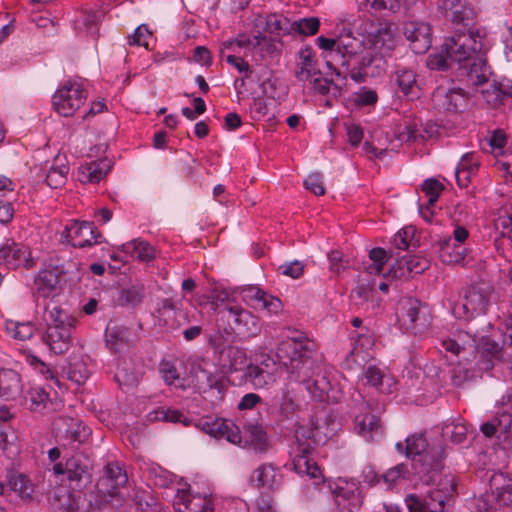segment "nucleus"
I'll use <instances>...</instances> for the list:
<instances>
[{"label": "nucleus", "instance_id": "f257e3e1", "mask_svg": "<svg viewBox=\"0 0 512 512\" xmlns=\"http://www.w3.org/2000/svg\"><path fill=\"white\" fill-rule=\"evenodd\" d=\"M440 10L454 24L462 25L455 34L446 39L439 54L428 57V67L433 70L446 71L457 68L461 70L471 62L481 61L483 42L478 30L472 29L475 12L465 4L464 0H440Z\"/></svg>", "mask_w": 512, "mask_h": 512}, {"label": "nucleus", "instance_id": "f03ea898", "mask_svg": "<svg viewBox=\"0 0 512 512\" xmlns=\"http://www.w3.org/2000/svg\"><path fill=\"white\" fill-rule=\"evenodd\" d=\"M295 439L298 444V453L293 459V469L300 475L309 476L311 479H321V470L317 463L310 457L314 445L324 441L320 435V425L313 418L310 427L299 425L295 430Z\"/></svg>", "mask_w": 512, "mask_h": 512}, {"label": "nucleus", "instance_id": "7ed1b4c3", "mask_svg": "<svg viewBox=\"0 0 512 512\" xmlns=\"http://www.w3.org/2000/svg\"><path fill=\"white\" fill-rule=\"evenodd\" d=\"M46 312L47 329L42 339L52 352L57 355L64 354L72 343V333L77 319L59 306H54Z\"/></svg>", "mask_w": 512, "mask_h": 512}, {"label": "nucleus", "instance_id": "20e7f679", "mask_svg": "<svg viewBox=\"0 0 512 512\" xmlns=\"http://www.w3.org/2000/svg\"><path fill=\"white\" fill-rule=\"evenodd\" d=\"M309 347L299 340L290 339L279 344L276 357L281 366L296 381H305L310 374L312 358Z\"/></svg>", "mask_w": 512, "mask_h": 512}, {"label": "nucleus", "instance_id": "39448f33", "mask_svg": "<svg viewBox=\"0 0 512 512\" xmlns=\"http://www.w3.org/2000/svg\"><path fill=\"white\" fill-rule=\"evenodd\" d=\"M493 292V286L487 282H478L469 286L465 290L462 302L454 306V314L465 319L485 314Z\"/></svg>", "mask_w": 512, "mask_h": 512}, {"label": "nucleus", "instance_id": "423d86ee", "mask_svg": "<svg viewBox=\"0 0 512 512\" xmlns=\"http://www.w3.org/2000/svg\"><path fill=\"white\" fill-rule=\"evenodd\" d=\"M63 459H65V463L58 462L54 465L53 471L55 474H66L71 487L75 490H81L91 483L92 475L89 458L82 453L69 455L66 452Z\"/></svg>", "mask_w": 512, "mask_h": 512}, {"label": "nucleus", "instance_id": "0eeeda50", "mask_svg": "<svg viewBox=\"0 0 512 512\" xmlns=\"http://www.w3.org/2000/svg\"><path fill=\"white\" fill-rule=\"evenodd\" d=\"M469 330L465 333L471 337V342L468 344L471 349V353L480 354V362L482 363V369L489 370L493 367L492 358H501L505 354H508V341L505 340L502 347L493 340H491L485 332L490 329V324H485L482 329V333L474 327H469Z\"/></svg>", "mask_w": 512, "mask_h": 512}, {"label": "nucleus", "instance_id": "6e6552de", "mask_svg": "<svg viewBox=\"0 0 512 512\" xmlns=\"http://www.w3.org/2000/svg\"><path fill=\"white\" fill-rule=\"evenodd\" d=\"M445 446L438 442L432 444L430 450L418 460H414L413 468L423 483L429 485L436 481L443 468Z\"/></svg>", "mask_w": 512, "mask_h": 512}, {"label": "nucleus", "instance_id": "1a4fd4ad", "mask_svg": "<svg viewBox=\"0 0 512 512\" xmlns=\"http://www.w3.org/2000/svg\"><path fill=\"white\" fill-rule=\"evenodd\" d=\"M52 429L57 441L62 445L82 444L91 435V429L78 419L58 416L52 423Z\"/></svg>", "mask_w": 512, "mask_h": 512}, {"label": "nucleus", "instance_id": "9d476101", "mask_svg": "<svg viewBox=\"0 0 512 512\" xmlns=\"http://www.w3.org/2000/svg\"><path fill=\"white\" fill-rule=\"evenodd\" d=\"M86 97V92L79 85L68 82L54 94L52 103L60 115L69 117L80 108Z\"/></svg>", "mask_w": 512, "mask_h": 512}, {"label": "nucleus", "instance_id": "9b49d317", "mask_svg": "<svg viewBox=\"0 0 512 512\" xmlns=\"http://www.w3.org/2000/svg\"><path fill=\"white\" fill-rule=\"evenodd\" d=\"M128 481L126 472L118 465L109 463L105 467V475L98 481L97 491L103 495L105 502H110L107 497L113 498L119 495L118 489Z\"/></svg>", "mask_w": 512, "mask_h": 512}, {"label": "nucleus", "instance_id": "f8f14e48", "mask_svg": "<svg viewBox=\"0 0 512 512\" xmlns=\"http://www.w3.org/2000/svg\"><path fill=\"white\" fill-rule=\"evenodd\" d=\"M438 486L439 488L429 491L425 496L426 509L429 512H446L452 505V497L456 491L453 478L446 477Z\"/></svg>", "mask_w": 512, "mask_h": 512}, {"label": "nucleus", "instance_id": "ddd939ff", "mask_svg": "<svg viewBox=\"0 0 512 512\" xmlns=\"http://www.w3.org/2000/svg\"><path fill=\"white\" fill-rule=\"evenodd\" d=\"M229 324L239 335L253 337L260 332L259 319L251 312L237 306L228 308Z\"/></svg>", "mask_w": 512, "mask_h": 512}, {"label": "nucleus", "instance_id": "4468645a", "mask_svg": "<svg viewBox=\"0 0 512 512\" xmlns=\"http://www.w3.org/2000/svg\"><path fill=\"white\" fill-rule=\"evenodd\" d=\"M197 426L205 433L215 438H225L233 444L240 443L242 439L240 429L230 420L202 419Z\"/></svg>", "mask_w": 512, "mask_h": 512}, {"label": "nucleus", "instance_id": "2eb2a0df", "mask_svg": "<svg viewBox=\"0 0 512 512\" xmlns=\"http://www.w3.org/2000/svg\"><path fill=\"white\" fill-rule=\"evenodd\" d=\"M400 311L404 322L412 329H424L428 325L427 305L413 297H405L400 302Z\"/></svg>", "mask_w": 512, "mask_h": 512}, {"label": "nucleus", "instance_id": "dca6fc26", "mask_svg": "<svg viewBox=\"0 0 512 512\" xmlns=\"http://www.w3.org/2000/svg\"><path fill=\"white\" fill-rule=\"evenodd\" d=\"M404 35L415 54H424L431 47V28L427 23L415 21L406 23Z\"/></svg>", "mask_w": 512, "mask_h": 512}, {"label": "nucleus", "instance_id": "f3484780", "mask_svg": "<svg viewBox=\"0 0 512 512\" xmlns=\"http://www.w3.org/2000/svg\"><path fill=\"white\" fill-rule=\"evenodd\" d=\"M369 48L378 55L383 57L390 55L396 46L395 35L390 24H379V26L371 31L367 36Z\"/></svg>", "mask_w": 512, "mask_h": 512}, {"label": "nucleus", "instance_id": "a211bd4d", "mask_svg": "<svg viewBox=\"0 0 512 512\" xmlns=\"http://www.w3.org/2000/svg\"><path fill=\"white\" fill-rule=\"evenodd\" d=\"M428 267L429 261L426 258L407 254L396 259L388 274L394 278H407L411 273L421 274Z\"/></svg>", "mask_w": 512, "mask_h": 512}, {"label": "nucleus", "instance_id": "6ab92c4d", "mask_svg": "<svg viewBox=\"0 0 512 512\" xmlns=\"http://www.w3.org/2000/svg\"><path fill=\"white\" fill-rule=\"evenodd\" d=\"M0 258H2L9 268L24 267L31 269L35 262L31 258L30 250L21 244L12 242L0 248Z\"/></svg>", "mask_w": 512, "mask_h": 512}, {"label": "nucleus", "instance_id": "aec40b11", "mask_svg": "<svg viewBox=\"0 0 512 512\" xmlns=\"http://www.w3.org/2000/svg\"><path fill=\"white\" fill-rule=\"evenodd\" d=\"M434 100L438 102L444 110L449 112H461L468 107V95L461 88H453L447 91L437 89L434 94Z\"/></svg>", "mask_w": 512, "mask_h": 512}, {"label": "nucleus", "instance_id": "412c9836", "mask_svg": "<svg viewBox=\"0 0 512 512\" xmlns=\"http://www.w3.org/2000/svg\"><path fill=\"white\" fill-rule=\"evenodd\" d=\"M65 274L62 265H55L52 269H44L35 277L34 283L37 287V293L42 297H50L56 292L60 278Z\"/></svg>", "mask_w": 512, "mask_h": 512}, {"label": "nucleus", "instance_id": "4be33fe9", "mask_svg": "<svg viewBox=\"0 0 512 512\" xmlns=\"http://www.w3.org/2000/svg\"><path fill=\"white\" fill-rule=\"evenodd\" d=\"M481 94L490 108L499 109L512 99V81L495 82L490 88L481 90Z\"/></svg>", "mask_w": 512, "mask_h": 512}, {"label": "nucleus", "instance_id": "5701e85b", "mask_svg": "<svg viewBox=\"0 0 512 512\" xmlns=\"http://www.w3.org/2000/svg\"><path fill=\"white\" fill-rule=\"evenodd\" d=\"M106 345L114 353L120 352L132 342V333L126 326L111 322L106 328Z\"/></svg>", "mask_w": 512, "mask_h": 512}, {"label": "nucleus", "instance_id": "b1692460", "mask_svg": "<svg viewBox=\"0 0 512 512\" xmlns=\"http://www.w3.org/2000/svg\"><path fill=\"white\" fill-rule=\"evenodd\" d=\"M393 87L396 92H401L404 96L414 99L418 97V85L416 82V74L408 68H399L392 76Z\"/></svg>", "mask_w": 512, "mask_h": 512}, {"label": "nucleus", "instance_id": "393cba45", "mask_svg": "<svg viewBox=\"0 0 512 512\" xmlns=\"http://www.w3.org/2000/svg\"><path fill=\"white\" fill-rule=\"evenodd\" d=\"M101 234L96 231L93 222L74 220L73 247H87L97 243Z\"/></svg>", "mask_w": 512, "mask_h": 512}, {"label": "nucleus", "instance_id": "a878e982", "mask_svg": "<svg viewBox=\"0 0 512 512\" xmlns=\"http://www.w3.org/2000/svg\"><path fill=\"white\" fill-rule=\"evenodd\" d=\"M489 486L498 503L508 505L512 502V478L502 472L494 473L490 478Z\"/></svg>", "mask_w": 512, "mask_h": 512}, {"label": "nucleus", "instance_id": "bb28decb", "mask_svg": "<svg viewBox=\"0 0 512 512\" xmlns=\"http://www.w3.org/2000/svg\"><path fill=\"white\" fill-rule=\"evenodd\" d=\"M338 52L341 53V65L350 68L351 61L356 59V56L361 54L364 50V42L357 40L350 34L342 35L337 39Z\"/></svg>", "mask_w": 512, "mask_h": 512}, {"label": "nucleus", "instance_id": "cd10ccee", "mask_svg": "<svg viewBox=\"0 0 512 512\" xmlns=\"http://www.w3.org/2000/svg\"><path fill=\"white\" fill-rule=\"evenodd\" d=\"M301 62L297 65L295 70V77L298 81H306L314 75H321V71L316 70L315 53L311 47L306 46L298 53Z\"/></svg>", "mask_w": 512, "mask_h": 512}, {"label": "nucleus", "instance_id": "c85d7f7f", "mask_svg": "<svg viewBox=\"0 0 512 512\" xmlns=\"http://www.w3.org/2000/svg\"><path fill=\"white\" fill-rule=\"evenodd\" d=\"M280 478L272 464H263L254 470L250 481L257 488L275 489L280 484Z\"/></svg>", "mask_w": 512, "mask_h": 512}, {"label": "nucleus", "instance_id": "c756f323", "mask_svg": "<svg viewBox=\"0 0 512 512\" xmlns=\"http://www.w3.org/2000/svg\"><path fill=\"white\" fill-rule=\"evenodd\" d=\"M112 167L108 159L92 161L80 168V181L83 183H98L103 179Z\"/></svg>", "mask_w": 512, "mask_h": 512}, {"label": "nucleus", "instance_id": "7c9ffc66", "mask_svg": "<svg viewBox=\"0 0 512 512\" xmlns=\"http://www.w3.org/2000/svg\"><path fill=\"white\" fill-rule=\"evenodd\" d=\"M245 431L249 435V443L256 453L265 454L271 448L268 434L264 427L258 423H247Z\"/></svg>", "mask_w": 512, "mask_h": 512}, {"label": "nucleus", "instance_id": "2f4dec72", "mask_svg": "<svg viewBox=\"0 0 512 512\" xmlns=\"http://www.w3.org/2000/svg\"><path fill=\"white\" fill-rule=\"evenodd\" d=\"M352 66L360 71H368L371 77L382 75L386 70V60L377 54L366 53L361 58L353 59Z\"/></svg>", "mask_w": 512, "mask_h": 512}, {"label": "nucleus", "instance_id": "473e14b6", "mask_svg": "<svg viewBox=\"0 0 512 512\" xmlns=\"http://www.w3.org/2000/svg\"><path fill=\"white\" fill-rule=\"evenodd\" d=\"M435 245L439 247L440 257L445 263L456 264L465 258L466 249L455 244L450 236L437 241Z\"/></svg>", "mask_w": 512, "mask_h": 512}, {"label": "nucleus", "instance_id": "72a5a7b5", "mask_svg": "<svg viewBox=\"0 0 512 512\" xmlns=\"http://www.w3.org/2000/svg\"><path fill=\"white\" fill-rule=\"evenodd\" d=\"M20 375L12 369H0V397L14 398L21 392Z\"/></svg>", "mask_w": 512, "mask_h": 512}, {"label": "nucleus", "instance_id": "f704fd0d", "mask_svg": "<svg viewBox=\"0 0 512 512\" xmlns=\"http://www.w3.org/2000/svg\"><path fill=\"white\" fill-rule=\"evenodd\" d=\"M115 380L121 387H133L139 381V373L132 362L120 359L115 373Z\"/></svg>", "mask_w": 512, "mask_h": 512}, {"label": "nucleus", "instance_id": "c9c22d12", "mask_svg": "<svg viewBox=\"0 0 512 512\" xmlns=\"http://www.w3.org/2000/svg\"><path fill=\"white\" fill-rule=\"evenodd\" d=\"M144 297V286L142 284H134L129 287L122 288L119 291L117 304L120 306L135 307L140 304Z\"/></svg>", "mask_w": 512, "mask_h": 512}, {"label": "nucleus", "instance_id": "e433bc0d", "mask_svg": "<svg viewBox=\"0 0 512 512\" xmlns=\"http://www.w3.org/2000/svg\"><path fill=\"white\" fill-rule=\"evenodd\" d=\"M245 377L253 384L255 388H263L269 382L274 381V375L272 371L253 364L246 366Z\"/></svg>", "mask_w": 512, "mask_h": 512}, {"label": "nucleus", "instance_id": "4c0bfd02", "mask_svg": "<svg viewBox=\"0 0 512 512\" xmlns=\"http://www.w3.org/2000/svg\"><path fill=\"white\" fill-rule=\"evenodd\" d=\"M176 498L178 501L174 502V505H183V507L189 512H213L210 503L205 499L193 500L185 491H178Z\"/></svg>", "mask_w": 512, "mask_h": 512}, {"label": "nucleus", "instance_id": "58836bf2", "mask_svg": "<svg viewBox=\"0 0 512 512\" xmlns=\"http://www.w3.org/2000/svg\"><path fill=\"white\" fill-rule=\"evenodd\" d=\"M220 361L223 362L224 366L228 365L230 369L238 370L239 366L246 362V353L244 349L231 345L223 350Z\"/></svg>", "mask_w": 512, "mask_h": 512}, {"label": "nucleus", "instance_id": "ea45409f", "mask_svg": "<svg viewBox=\"0 0 512 512\" xmlns=\"http://www.w3.org/2000/svg\"><path fill=\"white\" fill-rule=\"evenodd\" d=\"M356 428L360 435L372 438L371 434L377 432L380 428V419L376 415L366 413L356 416Z\"/></svg>", "mask_w": 512, "mask_h": 512}, {"label": "nucleus", "instance_id": "a19ab883", "mask_svg": "<svg viewBox=\"0 0 512 512\" xmlns=\"http://www.w3.org/2000/svg\"><path fill=\"white\" fill-rule=\"evenodd\" d=\"M431 446L423 434H414L406 439L405 455L408 458L421 457L430 450Z\"/></svg>", "mask_w": 512, "mask_h": 512}, {"label": "nucleus", "instance_id": "79ce46f5", "mask_svg": "<svg viewBox=\"0 0 512 512\" xmlns=\"http://www.w3.org/2000/svg\"><path fill=\"white\" fill-rule=\"evenodd\" d=\"M442 435L449 436L454 444H461L467 436V427L464 423L455 422L454 419L447 420L442 427Z\"/></svg>", "mask_w": 512, "mask_h": 512}, {"label": "nucleus", "instance_id": "37998d69", "mask_svg": "<svg viewBox=\"0 0 512 512\" xmlns=\"http://www.w3.org/2000/svg\"><path fill=\"white\" fill-rule=\"evenodd\" d=\"M6 330L14 339L24 341L32 337L35 328L31 322L8 320L6 322Z\"/></svg>", "mask_w": 512, "mask_h": 512}, {"label": "nucleus", "instance_id": "c03bdc74", "mask_svg": "<svg viewBox=\"0 0 512 512\" xmlns=\"http://www.w3.org/2000/svg\"><path fill=\"white\" fill-rule=\"evenodd\" d=\"M485 60L481 57V61L471 62L470 65L460 70V75H465L469 82L474 86H479L488 81L487 77L482 70Z\"/></svg>", "mask_w": 512, "mask_h": 512}, {"label": "nucleus", "instance_id": "a18cd8bd", "mask_svg": "<svg viewBox=\"0 0 512 512\" xmlns=\"http://www.w3.org/2000/svg\"><path fill=\"white\" fill-rule=\"evenodd\" d=\"M330 382L325 376L317 375L314 379L306 381V388L313 398L323 401L330 390Z\"/></svg>", "mask_w": 512, "mask_h": 512}, {"label": "nucleus", "instance_id": "49530a36", "mask_svg": "<svg viewBox=\"0 0 512 512\" xmlns=\"http://www.w3.org/2000/svg\"><path fill=\"white\" fill-rule=\"evenodd\" d=\"M444 190V185L435 178H429L422 184V191L428 196L426 209L429 210L437 202L441 192Z\"/></svg>", "mask_w": 512, "mask_h": 512}, {"label": "nucleus", "instance_id": "de8ad7c7", "mask_svg": "<svg viewBox=\"0 0 512 512\" xmlns=\"http://www.w3.org/2000/svg\"><path fill=\"white\" fill-rule=\"evenodd\" d=\"M150 419L188 425V419L179 410L159 408L150 413Z\"/></svg>", "mask_w": 512, "mask_h": 512}, {"label": "nucleus", "instance_id": "09e8293b", "mask_svg": "<svg viewBox=\"0 0 512 512\" xmlns=\"http://www.w3.org/2000/svg\"><path fill=\"white\" fill-rule=\"evenodd\" d=\"M298 404L295 402V397L287 388L282 390L279 400V411L281 416L285 419L291 418L298 410Z\"/></svg>", "mask_w": 512, "mask_h": 512}, {"label": "nucleus", "instance_id": "8fccbe9b", "mask_svg": "<svg viewBox=\"0 0 512 512\" xmlns=\"http://www.w3.org/2000/svg\"><path fill=\"white\" fill-rule=\"evenodd\" d=\"M68 171L69 167L66 165L51 167L46 176L47 185L53 189L62 187L66 183Z\"/></svg>", "mask_w": 512, "mask_h": 512}, {"label": "nucleus", "instance_id": "3c124183", "mask_svg": "<svg viewBox=\"0 0 512 512\" xmlns=\"http://www.w3.org/2000/svg\"><path fill=\"white\" fill-rule=\"evenodd\" d=\"M128 248L132 247L133 253L141 261H150L154 259V248L145 241L134 239L127 245Z\"/></svg>", "mask_w": 512, "mask_h": 512}, {"label": "nucleus", "instance_id": "603ef678", "mask_svg": "<svg viewBox=\"0 0 512 512\" xmlns=\"http://www.w3.org/2000/svg\"><path fill=\"white\" fill-rule=\"evenodd\" d=\"M8 485L11 490L22 496H29L32 492L31 484L24 474H13L9 477Z\"/></svg>", "mask_w": 512, "mask_h": 512}, {"label": "nucleus", "instance_id": "864d4df0", "mask_svg": "<svg viewBox=\"0 0 512 512\" xmlns=\"http://www.w3.org/2000/svg\"><path fill=\"white\" fill-rule=\"evenodd\" d=\"M366 5L370 6L376 12L389 10L392 13L400 11L404 0H366Z\"/></svg>", "mask_w": 512, "mask_h": 512}, {"label": "nucleus", "instance_id": "5fc2aeb1", "mask_svg": "<svg viewBox=\"0 0 512 512\" xmlns=\"http://www.w3.org/2000/svg\"><path fill=\"white\" fill-rule=\"evenodd\" d=\"M297 24L300 27L297 28L296 33L304 36L315 35L320 27V21L316 17L301 18L297 20Z\"/></svg>", "mask_w": 512, "mask_h": 512}, {"label": "nucleus", "instance_id": "6e6d98bb", "mask_svg": "<svg viewBox=\"0 0 512 512\" xmlns=\"http://www.w3.org/2000/svg\"><path fill=\"white\" fill-rule=\"evenodd\" d=\"M408 473V467L405 464H399L395 467L389 469L386 473L382 474L381 477L383 481L390 488L394 485L400 478H405Z\"/></svg>", "mask_w": 512, "mask_h": 512}, {"label": "nucleus", "instance_id": "4d7b16f0", "mask_svg": "<svg viewBox=\"0 0 512 512\" xmlns=\"http://www.w3.org/2000/svg\"><path fill=\"white\" fill-rule=\"evenodd\" d=\"M281 274L291 277L293 279L300 278L304 273V264L298 260L284 263L278 267Z\"/></svg>", "mask_w": 512, "mask_h": 512}, {"label": "nucleus", "instance_id": "13d9d810", "mask_svg": "<svg viewBox=\"0 0 512 512\" xmlns=\"http://www.w3.org/2000/svg\"><path fill=\"white\" fill-rule=\"evenodd\" d=\"M304 186L317 196L325 194V188L322 182V175L319 172L310 174L304 181Z\"/></svg>", "mask_w": 512, "mask_h": 512}, {"label": "nucleus", "instance_id": "bf43d9fd", "mask_svg": "<svg viewBox=\"0 0 512 512\" xmlns=\"http://www.w3.org/2000/svg\"><path fill=\"white\" fill-rule=\"evenodd\" d=\"M67 374L69 379L80 384L87 378V369L80 361H76L74 363L69 362Z\"/></svg>", "mask_w": 512, "mask_h": 512}, {"label": "nucleus", "instance_id": "052dcab7", "mask_svg": "<svg viewBox=\"0 0 512 512\" xmlns=\"http://www.w3.org/2000/svg\"><path fill=\"white\" fill-rule=\"evenodd\" d=\"M243 292L246 298L255 300L258 305H260L261 307L268 311V300L270 297H272L271 295H268L266 292L257 287H249L245 289Z\"/></svg>", "mask_w": 512, "mask_h": 512}, {"label": "nucleus", "instance_id": "680f3d73", "mask_svg": "<svg viewBox=\"0 0 512 512\" xmlns=\"http://www.w3.org/2000/svg\"><path fill=\"white\" fill-rule=\"evenodd\" d=\"M372 289L365 284H359L354 290H352L350 298L356 306L365 305L371 294Z\"/></svg>", "mask_w": 512, "mask_h": 512}, {"label": "nucleus", "instance_id": "e2e57ef3", "mask_svg": "<svg viewBox=\"0 0 512 512\" xmlns=\"http://www.w3.org/2000/svg\"><path fill=\"white\" fill-rule=\"evenodd\" d=\"M472 378V373L469 369L458 365L451 370V382L455 387H461Z\"/></svg>", "mask_w": 512, "mask_h": 512}, {"label": "nucleus", "instance_id": "0e129e2a", "mask_svg": "<svg viewBox=\"0 0 512 512\" xmlns=\"http://www.w3.org/2000/svg\"><path fill=\"white\" fill-rule=\"evenodd\" d=\"M364 377L367 384L378 388L382 385L384 374L378 367L369 365L364 369Z\"/></svg>", "mask_w": 512, "mask_h": 512}, {"label": "nucleus", "instance_id": "69168bd1", "mask_svg": "<svg viewBox=\"0 0 512 512\" xmlns=\"http://www.w3.org/2000/svg\"><path fill=\"white\" fill-rule=\"evenodd\" d=\"M370 259L374 262V269L377 273H381L384 264L388 261L387 252L380 247L373 248L369 252Z\"/></svg>", "mask_w": 512, "mask_h": 512}, {"label": "nucleus", "instance_id": "338daca9", "mask_svg": "<svg viewBox=\"0 0 512 512\" xmlns=\"http://www.w3.org/2000/svg\"><path fill=\"white\" fill-rule=\"evenodd\" d=\"M30 409L33 411H39L41 407L45 408L46 401L48 400V394L42 389H35L30 392Z\"/></svg>", "mask_w": 512, "mask_h": 512}, {"label": "nucleus", "instance_id": "774afa93", "mask_svg": "<svg viewBox=\"0 0 512 512\" xmlns=\"http://www.w3.org/2000/svg\"><path fill=\"white\" fill-rule=\"evenodd\" d=\"M494 419L499 429L498 438L501 439L502 435L506 433L507 430L512 428V413L503 411L499 413Z\"/></svg>", "mask_w": 512, "mask_h": 512}]
</instances>
